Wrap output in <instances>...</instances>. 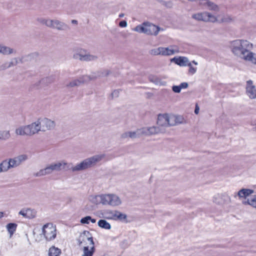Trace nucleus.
<instances>
[{
	"mask_svg": "<svg viewBox=\"0 0 256 256\" xmlns=\"http://www.w3.org/2000/svg\"><path fill=\"white\" fill-rule=\"evenodd\" d=\"M104 157V154L94 155L84 160L74 166H72V163H68L64 160H60L50 164L44 168L40 170L34 175L36 176H42L51 174L54 171L60 172L62 170H71L72 172L84 170L94 166Z\"/></svg>",
	"mask_w": 256,
	"mask_h": 256,
	"instance_id": "obj_1",
	"label": "nucleus"
},
{
	"mask_svg": "<svg viewBox=\"0 0 256 256\" xmlns=\"http://www.w3.org/2000/svg\"><path fill=\"white\" fill-rule=\"evenodd\" d=\"M230 47L234 56L244 60L253 44L247 40H236L230 42Z\"/></svg>",
	"mask_w": 256,
	"mask_h": 256,
	"instance_id": "obj_2",
	"label": "nucleus"
},
{
	"mask_svg": "<svg viewBox=\"0 0 256 256\" xmlns=\"http://www.w3.org/2000/svg\"><path fill=\"white\" fill-rule=\"evenodd\" d=\"M100 198L103 205L116 206H120L122 203L120 198L114 194H101Z\"/></svg>",
	"mask_w": 256,
	"mask_h": 256,
	"instance_id": "obj_3",
	"label": "nucleus"
},
{
	"mask_svg": "<svg viewBox=\"0 0 256 256\" xmlns=\"http://www.w3.org/2000/svg\"><path fill=\"white\" fill-rule=\"evenodd\" d=\"M73 58L81 61L90 62L96 60L98 57L96 55L90 54L84 50L80 49L74 54Z\"/></svg>",
	"mask_w": 256,
	"mask_h": 256,
	"instance_id": "obj_4",
	"label": "nucleus"
},
{
	"mask_svg": "<svg viewBox=\"0 0 256 256\" xmlns=\"http://www.w3.org/2000/svg\"><path fill=\"white\" fill-rule=\"evenodd\" d=\"M192 18L198 21L210 22L212 23L216 22L218 20L217 18L215 16L207 12L194 14L192 16Z\"/></svg>",
	"mask_w": 256,
	"mask_h": 256,
	"instance_id": "obj_5",
	"label": "nucleus"
},
{
	"mask_svg": "<svg viewBox=\"0 0 256 256\" xmlns=\"http://www.w3.org/2000/svg\"><path fill=\"white\" fill-rule=\"evenodd\" d=\"M82 241L87 240L88 242H90V244L92 245V246L89 248L88 246H84L82 249V256H92L94 252H95V248L94 246V242L93 240V238L92 237H86L84 236H81L80 240H79V246H80L82 242L80 241V240Z\"/></svg>",
	"mask_w": 256,
	"mask_h": 256,
	"instance_id": "obj_6",
	"label": "nucleus"
},
{
	"mask_svg": "<svg viewBox=\"0 0 256 256\" xmlns=\"http://www.w3.org/2000/svg\"><path fill=\"white\" fill-rule=\"evenodd\" d=\"M110 74V71L108 70H103L100 72H94L92 74H91L88 75H84L81 77H80L78 79L80 81V84H84L86 82L90 80H94L98 78L106 76H108Z\"/></svg>",
	"mask_w": 256,
	"mask_h": 256,
	"instance_id": "obj_7",
	"label": "nucleus"
},
{
	"mask_svg": "<svg viewBox=\"0 0 256 256\" xmlns=\"http://www.w3.org/2000/svg\"><path fill=\"white\" fill-rule=\"evenodd\" d=\"M42 233L47 240H54L56 236V228L52 223L46 224L43 226Z\"/></svg>",
	"mask_w": 256,
	"mask_h": 256,
	"instance_id": "obj_8",
	"label": "nucleus"
},
{
	"mask_svg": "<svg viewBox=\"0 0 256 256\" xmlns=\"http://www.w3.org/2000/svg\"><path fill=\"white\" fill-rule=\"evenodd\" d=\"M142 135H152L158 134H164L166 132V130L163 128L158 127V126H153L150 127H146L142 128Z\"/></svg>",
	"mask_w": 256,
	"mask_h": 256,
	"instance_id": "obj_9",
	"label": "nucleus"
},
{
	"mask_svg": "<svg viewBox=\"0 0 256 256\" xmlns=\"http://www.w3.org/2000/svg\"><path fill=\"white\" fill-rule=\"evenodd\" d=\"M49 28L58 30L66 31L70 29L67 24L58 20H51Z\"/></svg>",
	"mask_w": 256,
	"mask_h": 256,
	"instance_id": "obj_10",
	"label": "nucleus"
},
{
	"mask_svg": "<svg viewBox=\"0 0 256 256\" xmlns=\"http://www.w3.org/2000/svg\"><path fill=\"white\" fill-rule=\"evenodd\" d=\"M231 198L226 192L218 194L214 197L213 202L217 204L222 205L230 202Z\"/></svg>",
	"mask_w": 256,
	"mask_h": 256,
	"instance_id": "obj_11",
	"label": "nucleus"
},
{
	"mask_svg": "<svg viewBox=\"0 0 256 256\" xmlns=\"http://www.w3.org/2000/svg\"><path fill=\"white\" fill-rule=\"evenodd\" d=\"M38 120L40 123L42 131L45 132L53 129L56 126L55 122L48 118L38 119Z\"/></svg>",
	"mask_w": 256,
	"mask_h": 256,
	"instance_id": "obj_12",
	"label": "nucleus"
},
{
	"mask_svg": "<svg viewBox=\"0 0 256 256\" xmlns=\"http://www.w3.org/2000/svg\"><path fill=\"white\" fill-rule=\"evenodd\" d=\"M169 114H167L158 115L157 124L158 127L163 128L166 130V128L169 126Z\"/></svg>",
	"mask_w": 256,
	"mask_h": 256,
	"instance_id": "obj_13",
	"label": "nucleus"
},
{
	"mask_svg": "<svg viewBox=\"0 0 256 256\" xmlns=\"http://www.w3.org/2000/svg\"><path fill=\"white\" fill-rule=\"evenodd\" d=\"M28 128L29 136H32L38 133L40 131H42L40 123L39 120L32 123L30 124L26 125Z\"/></svg>",
	"mask_w": 256,
	"mask_h": 256,
	"instance_id": "obj_14",
	"label": "nucleus"
},
{
	"mask_svg": "<svg viewBox=\"0 0 256 256\" xmlns=\"http://www.w3.org/2000/svg\"><path fill=\"white\" fill-rule=\"evenodd\" d=\"M169 126H172L185 122L184 117L179 115H169Z\"/></svg>",
	"mask_w": 256,
	"mask_h": 256,
	"instance_id": "obj_15",
	"label": "nucleus"
},
{
	"mask_svg": "<svg viewBox=\"0 0 256 256\" xmlns=\"http://www.w3.org/2000/svg\"><path fill=\"white\" fill-rule=\"evenodd\" d=\"M162 56H169L179 52L178 48L176 46H170L168 48L161 47Z\"/></svg>",
	"mask_w": 256,
	"mask_h": 256,
	"instance_id": "obj_16",
	"label": "nucleus"
},
{
	"mask_svg": "<svg viewBox=\"0 0 256 256\" xmlns=\"http://www.w3.org/2000/svg\"><path fill=\"white\" fill-rule=\"evenodd\" d=\"M246 93L250 98L254 99L256 98V88L252 85V81L249 80L246 84Z\"/></svg>",
	"mask_w": 256,
	"mask_h": 256,
	"instance_id": "obj_17",
	"label": "nucleus"
},
{
	"mask_svg": "<svg viewBox=\"0 0 256 256\" xmlns=\"http://www.w3.org/2000/svg\"><path fill=\"white\" fill-rule=\"evenodd\" d=\"M254 190L248 188H242L238 192L234 194V196H238L240 199L244 198L246 200V198L254 193Z\"/></svg>",
	"mask_w": 256,
	"mask_h": 256,
	"instance_id": "obj_18",
	"label": "nucleus"
},
{
	"mask_svg": "<svg viewBox=\"0 0 256 256\" xmlns=\"http://www.w3.org/2000/svg\"><path fill=\"white\" fill-rule=\"evenodd\" d=\"M160 30V28L158 26H157L149 22H147L146 34L156 36Z\"/></svg>",
	"mask_w": 256,
	"mask_h": 256,
	"instance_id": "obj_19",
	"label": "nucleus"
},
{
	"mask_svg": "<svg viewBox=\"0 0 256 256\" xmlns=\"http://www.w3.org/2000/svg\"><path fill=\"white\" fill-rule=\"evenodd\" d=\"M171 62L180 66H186L190 62L188 58L185 56L174 57L171 59Z\"/></svg>",
	"mask_w": 256,
	"mask_h": 256,
	"instance_id": "obj_20",
	"label": "nucleus"
},
{
	"mask_svg": "<svg viewBox=\"0 0 256 256\" xmlns=\"http://www.w3.org/2000/svg\"><path fill=\"white\" fill-rule=\"evenodd\" d=\"M16 50L0 44V54L3 55H10L12 54H16Z\"/></svg>",
	"mask_w": 256,
	"mask_h": 256,
	"instance_id": "obj_21",
	"label": "nucleus"
},
{
	"mask_svg": "<svg viewBox=\"0 0 256 256\" xmlns=\"http://www.w3.org/2000/svg\"><path fill=\"white\" fill-rule=\"evenodd\" d=\"M4 162L8 170L20 165L16 158H9L8 160H5Z\"/></svg>",
	"mask_w": 256,
	"mask_h": 256,
	"instance_id": "obj_22",
	"label": "nucleus"
},
{
	"mask_svg": "<svg viewBox=\"0 0 256 256\" xmlns=\"http://www.w3.org/2000/svg\"><path fill=\"white\" fill-rule=\"evenodd\" d=\"M15 134L17 136H29L27 126H20L16 128Z\"/></svg>",
	"mask_w": 256,
	"mask_h": 256,
	"instance_id": "obj_23",
	"label": "nucleus"
},
{
	"mask_svg": "<svg viewBox=\"0 0 256 256\" xmlns=\"http://www.w3.org/2000/svg\"><path fill=\"white\" fill-rule=\"evenodd\" d=\"M149 80L156 85L166 86V82L162 80V78L158 76L151 75L149 76Z\"/></svg>",
	"mask_w": 256,
	"mask_h": 256,
	"instance_id": "obj_24",
	"label": "nucleus"
},
{
	"mask_svg": "<svg viewBox=\"0 0 256 256\" xmlns=\"http://www.w3.org/2000/svg\"><path fill=\"white\" fill-rule=\"evenodd\" d=\"M204 5L210 10L214 11V12H218L220 10L219 6L212 2L208 1L205 3Z\"/></svg>",
	"mask_w": 256,
	"mask_h": 256,
	"instance_id": "obj_25",
	"label": "nucleus"
},
{
	"mask_svg": "<svg viewBox=\"0 0 256 256\" xmlns=\"http://www.w3.org/2000/svg\"><path fill=\"white\" fill-rule=\"evenodd\" d=\"M116 210H106L104 212L103 217L108 220H116Z\"/></svg>",
	"mask_w": 256,
	"mask_h": 256,
	"instance_id": "obj_26",
	"label": "nucleus"
},
{
	"mask_svg": "<svg viewBox=\"0 0 256 256\" xmlns=\"http://www.w3.org/2000/svg\"><path fill=\"white\" fill-rule=\"evenodd\" d=\"M147 22H144L142 24H140L136 26L133 30L139 33H144L146 34Z\"/></svg>",
	"mask_w": 256,
	"mask_h": 256,
	"instance_id": "obj_27",
	"label": "nucleus"
},
{
	"mask_svg": "<svg viewBox=\"0 0 256 256\" xmlns=\"http://www.w3.org/2000/svg\"><path fill=\"white\" fill-rule=\"evenodd\" d=\"M10 130H0V141H6L10 138Z\"/></svg>",
	"mask_w": 256,
	"mask_h": 256,
	"instance_id": "obj_28",
	"label": "nucleus"
},
{
	"mask_svg": "<svg viewBox=\"0 0 256 256\" xmlns=\"http://www.w3.org/2000/svg\"><path fill=\"white\" fill-rule=\"evenodd\" d=\"M98 224L100 228L106 230H110L111 228L110 224L105 220H99L98 222Z\"/></svg>",
	"mask_w": 256,
	"mask_h": 256,
	"instance_id": "obj_29",
	"label": "nucleus"
},
{
	"mask_svg": "<svg viewBox=\"0 0 256 256\" xmlns=\"http://www.w3.org/2000/svg\"><path fill=\"white\" fill-rule=\"evenodd\" d=\"M246 61L250 62L253 64H256V54L250 52L244 60Z\"/></svg>",
	"mask_w": 256,
	"mask_h": 256,
	"instance_id": "obj_30",
	"label": "nucleus"
},
{
	"mask_svg": "<svg viewBox=\"0 0 256 256\" xmlns=\"http://www.w3.org/2000/svg\"><path fill=\"white\" fill-rule=\"evenodd\" d=\"M242 202L244 205L248 204L254 208H256V196L251 198H248L246 200H244Z\"/></svg>",
	"mask_w": 256,
	"mask_h": 256,
	"instance_id": "obj_31",
	"label": "nucleus"
},
{
	"mask_svg": "<svg viewBox=\"0 0 256 256\" xmlns=\"http://www.w3.org/2000/svg\"><path fill=\"white\" fill-rule=\"evenodd\" d=\"M61 253V250L54 246L51 247L49 250V256H59Z\"/></svg>",
	"mask_w": 256,
	"mask_h": 256,
	"instance_id": "obj_32",
	"label": "nucleus"
},
{
	"mask_svg": "<svg viewBox=\"0 0 256 256\" xmlns=\"http://www.w3.org/2000/svg\"><path fill=\"white\" fill-rule=\"evenodd\" d=\"M17 224L14 223H9L6 225V228L11 236L16 230Z\"/></svg>",
	"mask_w": 256,
	"mask_h": 256,
	"instance_id": "obj_33",
	"label": "nucleus"
},
{
	"mask_svg": "<svg viewBox=\"0 0 256 256\" xmlns=\"http://www.w3.org/2000/svg\"><path fill=\"white\" fill-rule=\"evenodd\" d=\"M142 135V128L138 129L135 132H129V138H135Z\"/></svg>",
	"mask_w": 256,
	"mask_h": 256,
	"instance_id": "obj_34",
	"label": "nucleus"
},
{
	"mask_svg": "<svg viewBox=\"0 0 256 256\" xmlns=\"http://www.w3.org/2000/svg\"><path fill=\"white\" fill-rule=\"evenodd\" d=\"M54 77L51 76L42 78L40 82L42 84H48L53 82L54 81Z\"/></svg>",
	"mask_w": 256,
	"mask_h": 256,
	"instance_id": "obj_35",
	"label": "nucleus"
},
{
	"mask_svg": "<svg viewBox=\"0 0 256 256\" xmlns=\"http://www.w3.org/2000/svg\"><path fill=\"white\" fill-rule=\"evenodd\" d=\"M116 220L123 221L126 220L127 216L126 214H122L118 210L116 211Z\"/></svg>",
	"mask_w": 256,
	"mask_h": 256,
	"instance_id": "obj_36",
	"label": "nucleus"
},
{
	"mask_svg": "<svg viewBox=\"0 0 256 256\" xmlns=\"http://www.w3.org/2000/svg\"><path fill=\"white\" fill-rule=\"evenodd\" d=\"M101 195L91 196L90 200L94 204H102V201L100 196Z\"/></svg>",
	"mask_w": 256,
	"mask_h": 256,
	"instance_id": "obj_37",
	"label": "nucleus"
},
{
	"mask_svg": "<svg viewBox=\"0 0 256 256\" xmlns=\"http://www.w3.org/2000/svg\"><path fill=\"white\" fill-rule=\"evenodd\" d=\"M50 19H45L43 18H38L37 19V21L39 22L40 23L44 24L46 26L48 27L50 26Z\"/></svg>",
	"mask_w": 256,
	"mask_h": 256,
	"instance_id": "obj_38",
	"label": "nucleus"
},
{
	"mask_svg": "<svg viewBox=\"0 0 256 256\" xmlns=\"http://www.w3.org/2000/svg\"><path fill=\"white\" fill-rule=\"evenodd\" d=\"M150 54L153 56L162 55L161 47L151 50Z\"/></svg>",
	"mask_w": 256,
	"mask_h": 256,
	"instance_id": "obj_39",
	"label": "nucleus"
},
{
	"mask_svg": "<svg viewBox=\"0 0 256 256\" xmlns=\"http://www.w3.org/2000/svg\"><path fill=\"white\" fill-rule=\"evenodd\" d=\"M15 158L17 160L20 164L22 162H24L28 159V156L26 154H21Z\"/></svg>",
	"mask_w": 256,
	"mask_h": 256,
	"instance_id": "obj_40",
	"label": "nucleus"
},
{
	"mask_svg": "<svg viewBox=\"0 0 256 256\" xmlns=\"http://www.w3.org/2000/svg\"><path fill=\"white\" fill-rule=\"evenodd\" d=\"M8 171L4 160L0 162V174L6 172Z\"/></svg>",
	"mask_w": 256,
	"mask_h": 256,
	"instance_id": "obj_41",
	"label": "nucleus"
},
{
	"mask_svg": "<svg viewBox=\"0 0 256 256\" xmlns=\"http://www.w3.org/2000/svg\"><path fill=\"white\" fill-rule=\"evenodd\" d=\"M80 84V81H79L78 79H76V80H74L70 82L68 84H66V86L68 87H74V86H78Z\"/></svg>",
	"mask_w": 256,
	"mask_h": 256,
	"instance_id": "obj_42",
	"label": "nucleus"
},
{
	"mask_svg": "<svg viewBox=\"0 0 256 256\" xmlns=\"http://www.w3.org/2000/svg\"><path fill=\"white\" fill-rule=\"evenodd\" d=\"M187 66H188L189 67L188 72L190 74L192 75L196 72L197 68L194 67L192 65V63L190 62H189V63L188 64Z\"/></svg>",
	"mask_w": 256,
	"mask_h": 256,
	"instance_id": "obj_43",
	"label": "nucleus"
},
{
	"mask_svg": "<svg viewBox=\"0 0 256 256\" xmlns=\"http://www.w3.org/2000/svg\"><path fill=\"white\" fill-rule=\"evenodd\" d=\"M8 62L10 68L16 66L18 64V58H14Z\"/></svg>",
	"mask_w": 256,
	"mask_h": 256,
	"instance_id": "obj_44",
	"label": "nucleus"
},
{
	"mask_svg": "<svg viewBox=\"0 0 256 256\" xmlns=\"http://www.w3.org/2000/svg\"><path fill=\"white\" fill-rule=\"evenodd\" d=\"M91 220L90 216H86L80 220V222L84 224H88Z\"/></svg>",
	"mask_w": 256,
	"mask_h": 256,
	"instance_id": "obj_45",
	"label": "nucleus"
},
{
	"mask_svg": "<svg viewBox=\"0 0 256 256\" xmlns=\"http://www.w3.org/2000/svg\"><path fill=\"white\" fill-rule=\"evenodd\" d=\"M232 20V19L230 16H224L221 20L220 22H230Z\"/></svg>",
	"mask_w": 256,
	"mask_h": 256,
	"instance_id": "obj_46",
	"label": "nucleus"
},
{
	"mask_svg": "<svg viewBox=\"0 0 256 256\" xmlns=\"http://www.w3.org/2000/svg\"><path fill=\"white\" fill-rule=\"evenodd\" d=\"M30 211V209L22 210L19 212L18 214H19L22 216L26 218L27 217V216H26L27 213H28V212Z\"/></svg>",
	"mask_w": 256,
	"mask_h": 256,
	"instance_id": "obj_47",
	"label": "nucleus"
},
{
	"mask_svg": "<svg viewBox=\"0 0 256 256\" xmlns=\"http://www.w3.org/2000/svg\"><path fill=\"white\" fill-rule=\"evenodd\" d=\"M172 90L176 93H180L181 91L180 86H172Z\"/></svg>",
	"mask_w": 256,
	"mask_h": 256,
	"instance_id": "obj_48",
	"label": "nucleus"
},
{
	"mask_svg": "<svg viewBox=\"0 0 256 256\" xmlns=\"http://www.w3.org/2000/svg\"><path fill=\"white\" fill-rule=\"evenodd\" d=\"M0 68L1 70H6L7 68H10V66H9V64H8V62H6L4 63L0 66Z\"/></svg>",
	"mask_w": 256,
	"mask_h": 256,
	"instance_id": "obj_49",
	"label": "nucleus"
},
{
	"mask_svg": "<svg viewBox=\"0 0 256 256\" xmlns=\"http://www.w3.org/2000/svg\"><path fill=\"white\" fill-rule=\"evenodd\" d=\"M164 5L166 7L170 8L172 6V2L170 1L168 2H163Z\"/></svg>",
	"mask_w": 256,
	"mask_h": 256,
	"instance_id": "obj_50",
	"label": "nucleus"
},
{
	"mask_svg": "<svg viewBox=\"0 0 256 256\" xmlns=\"http://www.w3.org/2000/svg\"><path fill=\"white\" fill-rule=\"evenodd\" d=\"M129 138V132H125L122 134L120 136V138L122 139H125Z\"/></svg>",
	"mask_w": 256,
	"mask_h": 256,
	"instance_id": "obj_51",
	"label": "nucleus"
},
{
	"mask_svg": "<svg viewBox=\"0 0 256 256\" xmlns=\"http://www.w3.org/2000/svg\"><path fill=\"white\" fill-rule=\"evenodd\" d=\"M119 26L122 28H125L127 26V22L126 20H122L119 23Z\"/></svg>",
	"mask_w": 256,
	"mask_h": 256,
	"instance_id": "obj_52",
	"label": "nucleus"
},
{
	"mask_svg": "<svg viewBox=\"0 0 256 256\" xmlns=\"http://www.w3.org/2000/svg\"><path fill=\"white\" fill-rule=\"evenodd\" d=\"M180 89H182V88H186L188 87V84L187 82H182L181 83L180 85Z\"/></svg>",
	"mask_w": 256,
	"mask_h": 256,
	"instance_id": "obj_53",
	"label": "nucleus"
},
{
	"mask_svg": "<svg viewBox=\"0 0 256 256\" xmlns=\"http://www.w3.org/2000/svg\"><path fill=\"white\" fill-rule=\"evenodd\" d=\"M118 94H119L118 91L117 90H115L112 93V98L117 97L118 96Z\"/></svg>",
	"mask_w": 256,
	"mask_h": 256,
	"instance_id": "obj_54",
	"label": "nucleus"
},
{
	"mask_svg": "<svg viewBox=\"0 0 256 256\" xmlns=\"http://www.w3.org/2000/svg\"><path fill=\"white\" fill-rule=\"evenodd\" d=\"M199 112V108L198 106H196L195 110H194V112L196 114H198Z\"/></svg>",
	"mask_w": 256,
	"mask_h": 256,
	"instance_id": "obj_55",
	"label": "nucleus"
},
{
	"mask_svg": "<svg viewBox=\"0 0 256 256\" xmlns=\"http://www.w3.org/2000/svg\"><path fill=\"white\" fill-rule=\"evenodd\" d=\"M90 221L92 223L94 224V223H95V222H96V219H94V218H91V220H90Z\"/></svg>",
	"mask_w": 256,
	"mask_h": 256,
	"instance_id": "obj_56",
	"label": "nucleus"
},
{
	"mask_svg": "<svg viewBox=\"0 0 256 256\" xmlns=\"http://www.w3.org/2000/svg\"><path fill=\"white\" fill-rule=\"evenodd\" d=\"M72 23L73 24H78V21L76 20H72Z\"/></svg>",
	"mask_w": 256,
	"mask_h": 256,
	"instance_id": "obj_57",
	"label": "nucleus"
},
{
	"mask_svg": "<svg viewBox=\"0 0 256 256\" xmlns=\"http://www.w3.org/2000/svg\"><path fill=\"white\" fill-rule=\"evenodd\" d=\"M4 216V212H0V218Z\"/></svg>",
	"mask_w": 256,
	"mask_h": 256,
	"instance_id": "obj_58",
	"label": "nucleus"
},
{
	"mask_svg": "<svg viewBox=\"0 0 256 256\" xmlns=\"http://www.w3.org/2000/svg\"><path fill=\"white\" fill-rule=\"evenodd\" d=\"M124 14L122 13V14H119V17H120V18H122V17H124Z\"/></svg>",
	"mask_w": 256,
	"mask_h": 256,
	"instance_id": "obj_59",
	"label": "nucleus"
},
{
	"mask_svg": "<svg viewBox=\"0 0 256 256\" xmlns=\"http://www.w3.org/2000/svg\"><path fill=\"white\" fill-rule=\"evenodd\" d=\"M192 62L195 65H198V63L196 61H195V60H193V61H192Z\"/></svg>",
	"mask_w": 256,
	"mask_h": 256,
	"instance_id": "obj_60",
	"label": "nucleus"
},
{
	"mask_svg": "<svg viewBox=\"0 0 256 256\" xmlns=\"http://www.w3.org/2000/svg\"><path fill=\"white\" fill-rule=\"evenodd\" d=\"M189 1H191V2H193V1H194L195 0H188Z\"/></svg>",
	"mask_w": 256,
	"mask_h": 256,
	"instance_id": "obj_61",
	"label": "nucleus"
}]
</instances>
